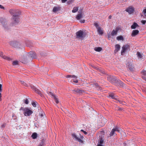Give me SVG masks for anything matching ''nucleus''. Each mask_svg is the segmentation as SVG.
I'll list each match as a JSON object with an SVG mask.
<instances>
[{"mask_svg": "<svg viewBox=\"0 0 146 146\" xmlns=\"http://www.w3.org/2000/svg\"><path fill=\"white\" fill-rule=\"evenodd\" d=\"M134 10V8L132 7H129L126 9V11L127 12H128L129 14H131L133 13Z\"/></svg>", "mask_w": 146, "mask_h": 146, "instance_id": "nucleus-10", "label": "nucleus"}, {"mask_svg": "<svg viewBox=\"0 0 146 146\" xmlns=\"http://www.w3.org/2000/svg\"><path fill=\"white\" fill-rule=\"evenodd\" d=\"M0 9H5V7L2 5H0Z\"/></svg>", "mask_w": 146, "mask_h": 146, "instance_id": "nucleus-43", "label": "nucleus"}, {"mask_svg": "<svg viewBox=\"0 0 146 146\" xmlns=\"http://www.w3.org/2000/svg\"><path fill=\"white\" fill-rule=\"evenodd\" d=\"M97 31L99 34L102 35L103 34V32L100 27L97 28Z\"/></svg>", "mask_w": 146, "mask_h": 146, "instance_id": "nucleus-21", "label": "nucleus"}, {"mask_svg": "<svg viewBox=\"0 0 146 146\" xmlns=\"http://www.w3.org/2000/svg\"><path fill=\"white\" fill-rule=\"evenodd\" d=\"M117 30H113L111 33V35L112 36H113L115 35H116L117 34Z\"/></svg>", "mask_w": 146, "mask_h": 146, "instance_id": "nucleus-24", "label": "nucleus"}, {"mask_svg": "<svg viewBox=\"0 0 146 146\" xmlns=\"http://www.w3.org/2000/svg\"><path fill=\"white\" fill-rule=\"evenodd\" d=\"M127 68L130 70L132 71L133 69V67L131 63L127 62L126 64Z\"/></svg>", "mask_w": 146, "mask_h": 146, "instance_id": "nucleus-13", "label": "nucleus"}, {"mask_svg": "<svg viewBox=\"0 0 146 146\" xmlns=\"http://www.w3.org/2000/svg\"><path fill=\"white\" fill-rule=\"evenodd\" d=\"M20 82L21 84L23 85L24 86H28L27 84L26 83H25V82H24V81H20Z\"/></svg>", "mask_w": 146, "mask_h": 146, "instance_id": "nucleus-35", "label": "nucleus"}, {"mask_svg": "<svg viewBox=\"0 0 146 146\" xmlns=\"http://www.w3.org/2000/svg\"><path fill=\"white\" fill-rule=\"evenodd\" d=\"M31 87L32 89L34 90L35 92L36 93H38L40 95H42L41 92L38 89H37L35 86L33 85H31Z\"/></svg>", "mask_w": 146, "mask_h": 146, "instance_id": "nucleus-11", "label": "nucleus"}, {"mask_svg": "<svg viewBox=\"0 0 146 146\" xmlns=\"http://www.w3.org/2000/svg\"><path fill=\"white\" fill-rule=\"evenodd\" d=\"M141 22L143 25L145 24L146 23V20H143L141 21Z\"/></svg>", "mask_w": 146, "mask_h": 146, "instance_id": "nucleus-40", "label": "nucleus"}, {"mask_svg": "<svg viewBox=\"0 0 146 146\" xmlns=\"http://www.w3.org/2000/svg\"><path fill=\"white\" fill-rule=\"evenodd\" d=\"M66 1L67 0H61L62 3H65Z\"/></svg>", "mask_w": 146, "mask_h": 146, "instance_id": "nucleus-46", "label": "nucleus"}, {"mask_svg": "<svg viewBox=\"0 0 146 146\" xmlns=\"http://www.w3.org/2000/svg\"><path fill=\"white\" fill-rule=\"evenodd\" d=\"M108 17L109 19H111V15H110Z\"/></svg>", "mask_w": 146, "mask_h": 146, "instance_id": "nucleus-50", "label": "nucleus"}, {"mask_svg": "<svg viewBox=\"0 0 146 146\" xmlns=\"http://www.w3.org/2000/svg\"><path fill=\"white\" fill-rule=\"evenodd\" d=\"M137 54L138 58H142V55L139 52H137Z\"/></svg>", "mask_w": 146, "mask_h": 146, "instance_id": "nucleus-33", "label": "nucleus"}, {"mask_svg": "<svg viewBox=\"0 0 146 146\" xmlns=\"http://www.w3.org/2000/svg\"><path fill=\"white\" fill-rule=\"evenodd\" d=\"M75 91L77 93H78L79 94H81L83 92H84V91L82 90H80L79 89H77L75 90Z\"/></svg>", "mask_w": 146, "mask_h": 146, "instance_id": "nucleus-27", "label": "nucleus"}, {"mask_svg": "<svg viewBox=\"0 0 146 146\" xmlns=\"http://www.w3.org/2000/svg\"><path fill=\"white\" fill-rule=\"evenodd\" d=\"M83 17L82 15V13L78 14L76 17L77 20H79Z\"/></svg>", "mask_w": 146, "mask_h": 146, "instance_id": "nucleus-23", "label": "nucleus"}, {"mask_svg": "<svg viewBox=\"0 0 146 146\" xmlns=\"http://www.w3.org/2000/svg\"><path fill=\"white\" fill-rule=\"evenodd\" d=\"M9 43L10 45L13 47L18 48L20 47V43L16 41H11L9 42Z\"/></svg>", "mask_w": 146, "mask_h": 146, "instance_id": "nucleus-4", "label": "nucleus"}, {"mask_svg": "<svg viewBox=\"0 0 146 146\" xmlns=\"http://www.w3.org/2000/svg\"><path fill=\"white\" fill-rule=\"evenodd\" d=\"M59 10V8L56 7H54L53 9V11L54 12H56V11H58Z\"/></svg>", "mask_w": 146, "mask_h": 146, "instance_id": "nucleus-32", "label": "nucleus"}, {"mask_svg": "<svg viewBox=\"0 0 146 146\" xmlns=\"http://www.w3.org/2000/svg\"><path fill=\"white\" fill-rule=\"evenodd\" d=\"M102 120V121H104V120H105V121H106V119H103V120Z\"/></svg>", "mask_w": 146, "mask_h": 146, "instance_id": "nucleus-54", "label": "nucleus"}, {"mask_svg": "<svg viewBox=\"0 0 146 146\" xmlns=\"http://www.w3.org/2000/svg\"><path fill=\"white\" fill-rule=\"evenodd\" d=\"M137 27H139V26L137 23H134L131 26V28L132 29H135Z\"/></svg>", "mask_w": 146, "mask_h": 146, "instance_id": "nucleus-19", "label": "nucleus"}, {"mask_svg": "<svg viewBox=\"0 0 146 146\" xmlns=\"http://www.w3.org/2000/svg\"><path fill=\"white\" fill-rule=\"evenodd\" d=\"M9 12L12 15L14 14L11 19L12 25H13L18 23L19 22V15L21 14V12L15 9H10Z\"/></svg>", "mask_w": 146, "mask_h": 146, "instance_id": "nucleus-1", "label": "nucleus"}, {"mask_svg": "<svg viewBox=\"0 0 146 146\" xmlns=\"http://www.w3.org/2000/svg\"><path fill=\"white\" fill-rule=\"evenodd\" d=\"M37 136V133H34L32 134L31 137L32 138L34 139H35L36 138Z\"/></svg>", "mask_w": 146, "mask_h": 146, "instance_id": "nucleus-25", "label": "nucleus"}, {"mask_svg": "<svg viewBox=\"0 0 146 146\" xmlns=\"http://www.w3.org/2000/svg\"><path fill=\"white\" fill-rule=\"evenodd\" d=\"M102 50V48L100 47H96L94 48V50L97 52H100Z\"/></svg>", "mask_w": 146, "mask_h": 146, "instance_id": "nucleus-26", "label": "nucleus"}, {"mask_svg": "<svg viewBox=\"0 0 146 146\" xmlns=\"http://www.w3.org/2000/svg\"><path fill=\"white\" fill-rule=\"evenodd\" d=\"M32 105L34 107H36V103L35 102H33L32 103Z\"/></svg>", "mask_w": 146, "mask_h": 146, "instance_id": "nucleus-39", "label": "nucleus"}, {"mask_svg": "<svg viewBox=\"0 0 146 146\" xmlns=\"http://www.w3.org/2000/svg\"><path fill=\"white\" fill-rule=\"evenodd\" d=\"M78 7H74L72 11V12L73 13L76 12L78 10Z\"/></svg>", "mask_w": 146, "mask_h": 146, "instance_id": "nucleus-31", "label": "nucleus"}, {"mask_svg": "<svg viewBox=\"0 0 146 146\" xmlns=\"http://www.w3.org/2000/svg\"><path fill=\"white\" fill-rule=\"evenodd\" d=\"M50 95L52 96V97H53L54 100L56 104H58L59 102L58 100V98H56V96L54 94L52 93H50Z\"/></svg>", "mask_w": 146, "mask_h": 146, "instance_id": "nucleus-17", "label": "nucleus"}, {"mask_svg": "<svg viewBox=\"0 0 146 146\" xmlns=\"http://www.w3.org/2000/svg\"><path fill=\"white\" fill-rule=\"evenodd\" d=\"M21 110L23 111V113L24 115L25 116H30L33 113L32 111L27 107L24 108L23 107H21L20 110Z\"/></svg>", "mask_w": 146, "mask_h": 146, "instance_id": "nucleus-2", "label": "nucleus"}, {"mask_svg": "<svg viewBox=\"0 0 146 146\" xmlns=\"http://www.w3.org/2000/svg\"><path fill=\"white\" fill-rule=\"evenodd\" d=\"M108 79L111 83L115 85L117 80L116 78L114 76L109 77L108 78Z\"/></svg>", "mask_w": 146, "mask_h": 146, "instance_id": "nucleus-5", "label": "nucleus"}, {"mask_svg": "<svg viewBox=\"0 0 146 146\" xmlns=\"http://www.w3.org/2000/svg\"><path fill=\"white\" fill-rule=\"evenodd\" d=\"M67 78H72L73 79L72 80V81L75 83H77L78 82V80L76 79V76L74 75H68L66 76Z\"/></svg>", "mask_w": 146, "mask_h": 146, "instance_id": "nucleus-9", "label": "nucleus"}, {"mask_svg": "<svg viewBox=\"0 0 146 146\" xmlns=\"http://www.w3.org/2000/svg\"><path fill=\"white\" fill-rule=\"evenodd\" d=\"M80 22L81 23H85V20H81Z\"/></svg>", "mask_w": 146, "mask_h": 146, "instance_id": "nucleus-45", "label": "nucleus"}, {"mask_svg": "<svg viewBox=\"0 0 146 146\" xmlns=\"http://www.w3.org/2000/svg\"><path fill=\"white\" fill-rule=\"evenodd\" d=\"M18 61H15L13 62V65H17L18 64Z\"/></svg>", "mask_w": 146, "mask_h": 146, "instance_id": "nucleus-36", "label": "nucleus"}, {"mask_svg": "<svg viewBox=\"0 0 146 146\" xmlns=\"http://www.w3.org/2000/svg\"><path fill=\"white\" fill-rule=\"evenodd\" d=\"M117 131L119 132H120V130L119 128L117 127H115V128L113 129L110 134V137L113 136L114 135H116L115 132Z\"/></svg>", "mask_w": 146, "mask_h": 146, "instance_id": "nucleus-6", "label": "nucleus"}, {"mask_svg": "<svg viewBox=\"0 0 146 146\" xmlns=\"http://www.w3.org/2000/svg\"><path fill=\"white\" fill-rule=\"evenodd\" d=\"M83 136H82V137H81V138H82V139H83Z\"/></svg>", "mask_w": 146, "mask_h": 146, "instance_id": "nucleus-55", "label": "nucleus"}, {"mask_svg": "<svg viewBox=\"0 0 146 146\" xmlns=\"http://www.w3.org/2000/svg\"><path fill=\"white\" fill-rule=\"evenodd\" d=\"M129 49H130V46L129 45L125 44L122 47V50L121 52V54L122 55L123 53H124L126 50Z\"/></svg>", "mask_w": 146, "mask_h": 146, "instance_id": "nucleus-7", "label": "nucleus"}, {"mask_svg": "<svg viewBox=\"0 0 146 146\" xmlns=\"http://www.w3.org/2000/svg\"><path fill=\"white\" fill-rule=\"evenodd\" d=\"M83 132L85 135H86V134H87V133L86 131H84Z\"/></svg>", "mask_w": 146, "mask_h": 146, "instance_id": "nucleus-49", "label": "nucleus"}, {"mask_svg": "<svg viewBox=\"0 0 146 146\" xmlns=\"http://www.w3.org/2000/svg\"><path fill=\"white\" fill-rule=\"evenodd\" d=\"M0 56H1L3 58L8 60L10 61L11 60V59L10 58L6 56L5 55H4L2 52H0Z\"/></svg>", "mask_w": 146, "mask_h": 146, "instance_id": "nucleus-12", "label": "nucleus"}, {"mask_svg": "<svg viewBox=\"0 0 146 146\" xmlns=\"http://www.w3.org/2000/svg\"><path fill=\"white\" fill-rule=\"evenodd\" d=\"M143 12L144 14V15L146 17V9H145L143 10Z\"/></svg>", "mask_w": 146, "mask_h": 146, "instance_id": "nucleus-41", "label": "nucleus"}, {"mask_svg": "<svg viewBox=\"0 0 146 146\" xmlns=\"http://www.w3.org/2000/svg\"><path fill=\"white\" fill-rule=\"evenodd\" d=\"M41 117H42L43 116V115L42 114H41L40 115Z\"/></svg>", "mask_w": 146, "mask_h": 146, "instance_id": "nucleus-53", "label": "nucleus"}, {"mask_svg": "<svg viewBox=\"0 0 146 146\" xmlns=\"http://www.w3.org/2000/svg\"><path fill=\"white\" fill-rule=\"evenodd\" d=\"M117 39L118 40H124L123 37L122 36H118L117 37Z\"/></svg>", "mask_w": 146, "mask_h": 146, "instance_id": "nucleus-30", "label": "nucleus"}, {"mask_svg": "<svg viewBox=\"0 0 146 146\" xmlns=\"http://www.w3.org/2000/svg\"><path fill=\"white\" fill-rule=\"evenodd\" d=\"M115 49L114 50V52L116 53L120 50V46L119 44H116L115 46Z\"/></svg>", "mask_w": 146, "mask_h": 146, "instance_id": "nucleus-16", "label": "nucleus"}, {"mask_svg": "<svg viewBox=\"0 0 146 146\" xmlns=\"http://www.w3.org/2000/svg\"><path fill=\"white\" fill-rule=\"evenodd\" d=\"M0 22L2 24L3 27L5 30L8 29V27L7 25V21L6 19L3 18H0Z\"/></svg>", "mask_w": 146, "mask_h": 146, "instance_id": "nucleus-3", "label": "nucleus"}, {"mask_svg": "<svg viewBox=\"0 0 146 146\" xmlns=\"http://www.w3.org/2000/svg\"><path fill=\"white\" fill-rule=\"evenodd\" d=\"M22 62L23 63H26L27 62V61H25V60H22Z\"/></svg>", "mask_w": 146, "mask_h": 146, "instance_id": "nucleus-47", "label": "nucleus"}, {"mask_svg": "<svg viewBox=\"0 0 146 146\" xmlns=\"http://www.w3.org/2000/svg\"><path fill=\"white\" fill-rule=\"evenodd\" d=\"M123 83L121 81L119 80H117L116 83L115 84V85L120 86H123Z\"/></svg>", "mask_w": 146, "mask_h": 146, "instance_id": "nucleus-18", "label": "nucleus"}, {"mask_svg": "<svg viewBox=\"0 0 146 146\" xmlns=\"http://www.w3.org/2000/svg\"><path fill=\"white\" fill-rule=\"evenodd\" d=\"M139 33V31L138 30H135L132 31L131 36H135L137 35Z\"/></svg>", "mask_w": 146, "mask_h": 146, "instance_id": "nucleus-15", "label": "nucleus"}, {"mask_svg": "<svg viewBox=\"0 0 146 146\" xmlns=\"http://www.w3.org/2000/svg\"><path fill=\"white\" fill-rule=\"evenodd\" d=\"M1 94L0 93V101H1Z\"/></svg>", "mask_w": 146, "mask_h": 146, "instance_id": "nucleus-48", "label": "nucleus"}, {"mask_svg": "<svg viewBox=\"0 0 146 146\" xmlns=\"http://www.w3.org/2000/svg\"><path fill=\"white\" fill-rule=\"evenodd\" d=\"M72 136L73 137H74L76 140H77L80 143H83V141L81 139L78 138L76 135L75 133H73L72 134Z\"/></svg>", "mask_w": 146, "mask_h": 146, "instance_id": "nucleus-14", "label": "nucleus"}, {"mask_svg": "<svg viewBox=\"0 0 146 146\" xmlns=\"http://www.w3.org/2000/svg\"><path fill=\"white\" fill-rule=\"evenodd\" d=\"M2 85L1 84H0V92H1L2 91Z\"/></svg>", "mask_w": 146, "mask_h": 146, "instance_id": "nucleus-44", "label": "nucleus"}, {"mask_svg": "<svg viewBox=\"0 0 146 146\" xmlns=\"http://www.w3.org/2000/svg\"><path fill=\"white\" fill-rule=\"evenodd\" d=\"M84 131L83 130V129H81V131H82V132H83V131Z\"/></svg>", "mask_w": 146, "mask_h": 146, "instance_id": "nucleus-52", "label": "nucleus"}, {"mask_svg": "<svg viewBox=\"0 0 146 146\" xmlns=\"http://www.w3.org/2000/svg\"><path fill=\"white\" fill-rule=\"evenodd\" d=\"M76 35L77 38H83L84 32L80 30L76 32Z\"/></svg>", "mask_w": 146, "mask_h": 146, "instance_id": "nucleus-8", "label": "nucleus"}, {"mask_svg": "<svg viewBox=\"0 0 146 146\" xmlns=\"http://www.w3.org/2000/svg\"><path fill=\"white\" fill-rule=\"evenodd\" d=\"M118 102L120 104H124V103H125V102H123V101L120 100H118Z\"/></svg>", "mask_w": 146, "mask_h": 146, "instance_id": "nucleus-37", "label": "nucleus"}, {"mask_svg": "<svg viewBox=\"0 0 146 146\" xmlns=\"http://www.w3.org/2000/svg\"><path fill=\"white\" fill-rule=\"evenodd\" d=\"M94 26H95L96 28L97 29V28L99 27L98 26V25L97 23H95L94 24Z\"/></svg>", "mask_w": 146, "mask_h": 146, "instance_id": "nucleus-42", "label": "nucleus"}, {"mask_svg": "<svg viewBox=\"0 0 146 146\" xmlns=\"http://www.w3.org/2000/svg\"><path fill=\"white\" fill-rule=\"evenodd\" d=\"M45 141L44 139H42V140L41 142L38 146H44L45 145Z\"/></svg>", "mask_w": 146, "mask_h": 146, "instance_id": "nucleus-22", "label": "nucleus"}, {"mask_svg": "<svg viewBox=\"0 0 146 146\" xmlns=\"http://www.w3.org/2000/svg\"><path fill=\"white\" fill-rule=\"evenodd\" d=\"M109 96L110 97H111L113 99H115V95L113 93H110L109 94Z\"/></svg>", "mask_w": 146, "mask_h": 146, "instance_id": "nucleus-29", "label": "nucleus"}, {"mask_svg": "<svg viewBox=\"0 0 146 146\" xmlns=\"http://www.w3.org/2000/svg\"><path fill=\"white\" fill-rule=\"evenodd\" d=\"M30 55V56L33 58H36V54L35 52H31Z\"/></svg>", "mask_w": 146, "mask_h": 146, "instance_id": "nucleus-20", "label": "nucleus"}, {"mask_svg": "<svg viewBox=\"0 0 146 146\" xmlns=\"http://www.w3.org/2000/svg\"><path fill=\"white\" fill-rule=\"evenodd\" d=\"M24 100L25 104H29V102L27 99H26L25 100Z\"/></svg>", "mask_w": 146, "mask_h": 146, "instance_id": "nucleus-38", "label": "nucleus"}, {"mask_svg": "<svg viewBox=\"0 0 146 146\" xmlns=\"http://www.w3.org/2000/svg\"><path fill=\"white\" fill-rule=\"evenodd\" d=\"M143 79L145 81H146V78H143Z\"/></svg>", "mask_w": 146, "mask_h": 146, "instance_id": "nucleus-51", "label": "nucleus"}, {"mask_svg": "<svg viewBox=\"0 0 146 146\" xmlns=\"http://www.w3.org/2000/svg\"><path fill=\"white\" fill-rule=\"evenodd\" d=\"M100 139V141L98 144L102 145L104 143V139L103 138H101Z\"/></svg>", "mask_w": 146, "mask_h": 146, "instance_id": "nucleus-28", "label": "nucleus"}, {"mask_svg": "<svg viewBox=\"0 0 146 146\" xmlns=\"http://www.w3.org/2000/svg\"><path fill=\"white\" fill-rule=\"evenodd\" d=\"M141 73L144 76H146V70H143L141 72Z\"/></svg>", "mask_w": 146, "mask_h": 146, "instance_id": "nucleus-34", "label": "nucleus"}]
</instances>
